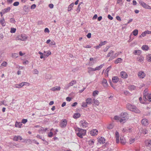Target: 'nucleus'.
<instances>
[{
	"label": "nucleus",
	"instance_id": "nucleus-1",
	"mask_svg": "<svg viewBox=\"0 0 151 151\" xmlns=\"http://www.w3.org/2000/svg\"><path fill=\"white\" fill-rule=\"evenodd\" d=\"M76 133L77 136L81 138H83V136H85L86 134V130L79 128L76 127L75 128Z\"/></svg>",
	"mask_w": 151,
	"mask_h": 151
},
{
	"label": "nucleus",
	"instance_id": "nucleus-2",
	"mask_svg": "<svg viewBox=\"0 0 151 151\" xmlns=\"http://www.w3.org/2000/svg\"><path fill=\"white\" fill-rule=\"evenodd\" d=\"M121 53V52H119L117 53H116L114 54V51L113 50H111L108 53L106 57H110L109 60V61H110L113 60L117 57Z\"/></svg>",
	"mask_w": 151,
	"mask_h": 151
},
{
	"label": "nucleus",
	"instance_id": "nucleus-3",
	"mask_svg": "<svg viewBox=\"0 0 151 151\" xmlns=\"http://www.w3.org/2000/svg\"><path fill=\"white\" fill-rule=\"evenodd\" d=\"M127 108L131 111L136 113H139L140 111L135 106L130 104H128L127 105Z\"/></svg>",
	"mask_w": 151,
	"mask_h": 151
},
{
	"label": "nucleus",
	"instance_id": "nucleus-4",
	"mask_svg": "<svg viewBox=\"0 0 151 151\" xmlns=\"http://www.w3.org/2000/svg\"><path fill=\"white\" fill-rule=\"evenodd\" d=\"M120 122H122L125 121L128 119V114L126 112L122 113L120 115Z\"/></svg>",
	"mask_w": 151,
	"mask_h": 151
},
{
	"label": "nucleus",
	"instance_id": "nucleus-5",
	"mask_svg": "<svg viewBox=\"0 0 151 151\" xmlns=\"http://www.w3.org/2000/svg\"><path fill=\"white\" fill-rule=\"evenodd\" d=\"M27 37L25 34H21L18 35L16 37V40L24 41L26 40L27 39Z\"/></svg>",
	"mask_w": 151,
	"mask_h": 151
},
{
	"label": "nucleus",
	"instance_id": "nucleus-6",
	"mask_svg": "<svg viewBox=\"0 0 151 151\" xmlns=\"http://www.w3.org/2000/svg\"><path fill=\"white\" fill-rule=\"evenodd\" d=\"M139 3L144 8L148 9H151V6L147 4L143 1L140 0L139 1Z\"/></svg>",
	"mask_w": 151,
	"mask_h": 151
},
{
	"label": "nucleus",
	"instance_id": "nucleus-7",
	"mask_svg": "<svg viewBox=\"0 0 151 151\" xmlns=\"http://www.w3.org/2000/svg\"><path fill=\"white\" fill-rule=\"evenodd\" d=\"M88 123L85 120H83L79 122V124L82 128H85L87 127Z\"/></svg>",
	"mask_w": 151,
	"mask_h": 151
},
{
	"label": "nucleus",
	"instance_id": "nucleus-8",
	"mask_svg": "<svg viewBox=\"0 0 151 151\" xmlns=\"http://www.w3.org/2000/svg\"><path fill=\"white\" fill-rule=\"evenodd\" d=\"M138 78L140 79H143L146 76L145 73L143 71H139L137 73Z\"/></svg>",
	"mask_w": 151,
	"mask_h": 151
},
{
	"label": "nucleus",
	"instance_id": "nucleus-9",
	"mask_svg": "<svg viewBox=\"0 0 151 151\" xmlns=\"http://www.w3.org/2000/svg\"><path fill=\"white\" fill-rule=\"evenodd\" d=\"M76 83V81L75 80H73L71 81L65 87V89H68L69 88L75 85Z\"/></svg>",
	"mask_w": 151,
	"mask_h": 151
},
{
	"label": "nucleus",
	"instance_id": "nucleus-10",
	"mask_svg": "<svg viewBox=\"0 0 151 151\" xmlns=\"http://www.w3.org/2000/svg\"><path fill=\"white\" fill-rule=\"evenodd\" d=\"M25 83L27 84V86H29L30 85V83H27V82H23L20 83V84H19L16 85L15 87V88H21L24 85H25Z\"/></svg>",
	"mask_w": 151,
	"mask_h": 151
},
{
	"label": "nucleus",
	"instance_id": "nucleus-11",
	"mask_svg": "<svg viewBox=\"0 0 151 151\" xmlns=\"http://www.w3.org/2000/svg\"><path fill=\"white\" fill-rule=\"evenodd\" d=\"M67 122L66 120L63 119L62 120L60 123V126L62 127L63 128L65 127L67 124Z\"/></svg>",
	"mask_w": 151,
	"mask_h": 151
},
{
	"label": "nucleus",
	"instance_id": "nucleus-12",
	"mask_svg": "<svg viewBox=\"0 0 151 151\" xmlns=\"http://www.w3.org/2000/svg\"><path fill=\"white\" fill-rule=\"evenodd\" d=\"M98 141L100 144H104L105 142V138L102 137H99L98 138Z\"/></svg>",
	"mask_w": 151,
	"mask_h": 151
},
{
	"label": "nucleus",
	"instance_id": "nucleus-13",
	"mask_svg": "<svg viewBox=\"0 0 151 151\" xmlns=\"http://www.w3.org/2000/svg\"><path fill=\"white\" fill-rule=\"evenodd\" d=\"M120 75L122 78H126L128 77L127 73L124 71H122L120 73Z\"/></svg>",
	"mask_w": 151,
	"mask_h": 151
},
{
	"label": "nucleus",
	"instance_id": "nucleus-14",
	"mask_svg": "<svg viewBox=\"0 0 151 151\" xmlns=\"http://www.w3.org/2000/svg\"><path fill=\"white\" fill-rule=\"evenodd\" d=\"M141 123L142 125L145 126L149 124L148 120L146 119H143L142 120Z\"/></svg>",
	"mask_w": 151,
	"mask_h": 151
},
{
	"label": "nucleus",
	"instance_id": "nucleus-15",
	"mask_svg": "<svg viewBox=\"0 0 151 151\" xmlns=\"http://www.w3.org/2000/svg\"><path fill=\"white\" fill-rule=\"evenodd\" d=\"M148 94V90L147 89H145L144 91V96L143 97V99L145 101H146L147 100V98H146V96Z\"/></svg>",
	"mask_w": 151,
	"mask_h": 151
},
{
	"label": "nucleus",
	"instance_id": "nucleus-16",
	"mask_svg": "<svg viewBox=\"0 0 151 151\" xmlns=\"http://www.w3.org/2000/svg\"><path fill=\"white\" fill-rule=\"evenodd\" d=\"M98 133V130L96 129H93L90 132V134L91 135L95 136Z\"/></svg>",
	"mask_w": 151,
	"mask_h": 151
},
{
	"label": "nucleus",
	"instance_id": "nucleus-17",
	"mask_svg": "<svg viewBox=\"0 0 151 151\" xmlns=\"http://www.w3.org/2000/svg\"><path fill=\"white\" fill-rule=\"evenodd\" d=\"M115 137L116 139V142L117 143L119 142V132L117 131H116L115 133Z\"/></svg>",
	"mask_w": 151,
	"mask_h": 151
},
{
	"label": "nucleus",
	"instance_id": "nucleus-18",
	"mask_svg": "<svg viewBox=\"0 0 151 151\" xmlns=\"http://www.w3.org/2000/svg\"><path fill=\"white\" fill-rule=\"evenodd\" d=\"M102 84L104 87H106L108 86V83L107 80L104 78L102 81Z\"/></svg>",
	"mask_w": 151,
	"mask_h": 151
},
{
	"label": "nucleus",
	"instance_id": "nucleus-19",
	"mask_svg": "<svg viewBox=\"0 0 151 151\" xmlns=\"http://www.w3.org/2000/svg\"><path fill=\"white\" fill-rule=\"evenodd\" d=\"M119 79L117 76H114L112 77V81L113 83H116L119 81Z\"/></svg>",
	"mask_w": 151,
	"mask_h": 151
},
{
	"label": "nucleus",
	"instance_id": "nucleus-20",
	"mask_svg": "<svg viewBox=\"0 0 151 151\" xmlns=\"http://www.w3.org/2000/svg\"><path fill=\"white\" fill-rule=\"evenodd\" d=\"M141 51L140 50H134L133 53L135 55H139L141 53Z\"/></svg>",
	"mask_w": 151,
	"mask_h": 151
},
{
	"label": "nucleus",
	"instance_id": "nucleus-21",
	"mask_svg": "<svg viewBox=\"0 0 151 151\" xmlns=\"http://www.w3.org/2000/svg\"><path fill=\"white\" fill-rule=\"evenodd\" d=\"M145 143L146 146H150L151 145V140H147L145 141Z\"/></svg>",
	"mask_w": 151,
	"mask_h": 151
},
{
	"label": "nucleus",
	"instance_id": "nucleus-22",
	"mask_svg": "<svg viewBox=\"0 0 151 151\" xmlns=\"http://www.w3.org/2000/svg\"><path fill=\"white\" fill-rule=\"evenodd\" d=\"M0 23L2 26H4L6 25V23L5 22L4 18L3 17L1 18L0 19Z\"/></svg>",
	"mask_w": 151,
	"mask_h": 151
},
{
	"label": "nucleus",
	"instance_id": "nucleus-23",
	"mask_svg": "<svg viewBox=\"0 0 151 151\" xmlns=\"http://www.w3.org/2000/svg\"><path fill=\"white\" fill-rule=\"evenodd\" d=\"M22 125V124L21 122H16L15 124V127H16L20 128L21 127Z\"/></svg>",
	"mask_w": 151,
	"mask_h": 151
},
{
	"label": "nucleus",
	"instance_id": "nucleus-24",
	"mask_svg": "<svg viewBox=\"0 0 151 151\" xmlns=\"http://www.w3.org/2000/svg\"><path fill=\"white\" fill-rule=\"evenodd\" d=\"M22 139V137L19 136H15L13 138L14 140L15 141H17L19 140H21Z\"/></svg>",
	"mask_w": 151,
	"mask_h": 151
},
{
	"label": "nucleus",
	"instance_id": "nucleus-25",
	"mask_svg": "<svg viewBox=\"0 0 151 151\" xmlns=\"http://www.w3.org/2000/svg\"><path fill=\"white\" fill-rule=\"evenodd\" d=\"M60 89V86H55L52 88L51 89V90L53 91H59Z\"/></svg>",
	"mask_w": 151,
	"mask_h": 151
},
{
	"label": "nucleus",
	"instance_id": "nucleus-26",
	"mask_svg": "<svg viewBox=\"0 0 151 151\" xmlns=\"http://www.w3.org/2000/svg\"><path fill=\"white\" fill-rule=\"evenodd\" d=\"M137 60L138 61L141 62L143 61L144 57L140 55L137 58Z\"/></svg>",
	"mask_w": 151,
	"mask_h": 151
},
{
	"label": "nucleus",
	"instance_id": "nucleus-27",
	"mask_svg": "<svg viewBox=\"0 0 151 151\" xmlns=\"http://www.w3.org/2000/svg\"><path fill=\"white\" fill-rule=\"evenodd\" d=\"M141 49L143 50L147 51L149 49V47L147 45H143L141 47Z\"/></svg>",
	"mask_w": 151,
	"mask_h": 151
},
{
	"label": "nucleus",
	"instance_id": "nucleus-28",
	"mask_svg": "<svg viewBox=\"0 0 151 151\" xmlns=\"http://www.w3.org/2000/svg\"><path fill=\"white\" fill-rule=\"evenodd\" d=\"M92 99L89 98L87 99L86 100V103L88 104H91L92 103Z\"/></svg>",
	"mask_w": 151,
	"mask_h": 151
},
{
	"label": "nucleus",
	"instance_id": "nucleus-29",
	"mask_svg": "<svg viewBox=\"0 0 151 151\" xmlns=\"http://www.w3.org/2000/svg\"><path fill=\"white\" fill-rule=\"evenodd\" d=\"M81 114L78 113H75L73 115V117L74 119H77L80 117Z\"/></svg>",
	"mask_w": 151,
	"mask_h": 151
},
{
	"label": "nucleus",
	"instance_id": "nucleus-30",
	"mask_svg": "<svg viewBox=\"0 0 151 151\" xmlns=\"http://www.w3.org/2000/svg\"><path fill=\"white\" fill-rule=\"evenodd\" d=\"M122 59L120 58H118L116 59L114 61V63L115 64H118V63L122 62Z\"/></svg>",
	"mask_w": 151,
	"mask_h": 151
},
{
	"label": "nucleus",
	"instance_id": "nucleus-31",
	"mask_svg": "<svg viewBox=\"0 0 151 151\" xmlns=\"http://www.w3.org/2000/svg\"><path fill=\"white\" fill-rule=\"evenodd\" d=\"M148 130L146 129H142L141 131V133L143 134H146L148 133Z\"/></svg>",
	"mask_w": 151,
	"mask_h": 151
},
{
	"label": "nucleus",
	"instance_id": "nucleus-32",
	"mask_svg": "<svg viewBox=\"0 0 151 151\" xmlns=\"http://www.w3.org/2000/svg\"><path fill=\"white\" fill-rule=\"evenodd\" d=\"M147 60L150 62H151V54H148L146 56Z\"/></svg>",
	"mask_w": 151,
	"mask_h": 151
},
{
	"label": "nucleus",
	"instance_id": "nucleus-33",
	"mask_svg": "<svg viewBox=\"0 0 151 151\" xmlns=\"http://www.w3.org/2000/svg\"><path fill=\"white\" fill-rule=\"evenodd\" d=\"M104 65V64H103L101 65H100L96 67L95 68V71L96 70H100L101 68H102Z\"/></svg>",
	"mask_w": 151,
	"mask_h": 151
},
{
	"label": "nucleus",
	"instance_id": "nucleus-34",
	"mask_svg": "<svg viewBox=\"0 0 151 151\" xmlns=\"http://www.w3.org/2000/svg\"><path fill=\"white\" fill-rule=\"evenodd\" d=\"M88 73H91L92 71H95V68H88Z\"/></svg>",
	"mask_w": 151,
	"mask_h": 151
},
{
	"label": "nucleus",
	"instance_id": "nucleus-35",
	"mask_svg": "<svg viewBox=\"0 0 151 151\" xmlns=\"http://www.w3.org/2000/svg\"><path fill=\"white\" fill-rule=\"evenodd\" d=\"M11 8L9 7H8L4 9L2 11L4 12L5 13H7L8 12H9Z\"/></svg>",
	"mask_w": 151,
	"mask_h": 151
},
{
	"label": "nucleus",
	"instance_id": "nucleus-36",
	"mask_svg": "<svg viewBox=\"0 0 151 151\" xmlns=\"http://www.w3.org/2000/svg\"><path fill=\"white\" fill-rule=\"evenodd\" d=\"M74 5V4L73 3H72L71 4H70L68 6V11H70L72 8V7H73V6Z\"/></svg>",
	"mask_w": 151,
	"mask_h": 151
},
{
	"label": "nucleus",
	"instance_id": "nucleus-37",
	"mask_svg": "<svg viewBox=\"0 0 151 151\" xmlns=\"http://www.w3.org/2000/svg\"><path fill=\"white\" fill-rule=\"evenodd\" d=\"M44 53H46V54H45L44 56L48 57L49 55H50L51 54V52L50 50H48L47 51H45L44 52Z\"/></svg>",
	"mask_w": 151,
	"mask_h": 151
},
{
	"label": "nucleus",
	"instance_id": "nucleus-38",
	"mask_svg": "<svg viewBox=\"0 0 151 151\" xmlns=\"http://www.w3.org/2000/svg\"><path fill=\"white\" fill-rule=\"evenodd\" d=\"M120 142L122 144H123V145L125 144V143H126V141H125V140L124 138H120Z\"/></svg>",
	"mask_w": 151,
	"mask_h": 151
},
{
	"label": "nucleus",
	"instance_id": "nucleus-39",
	"mask_svg": "<svg viewBox=\"0 0 151 151\" xmlns=\"http://www.w3.org/2000/svg\"><path fill=\"white\" fill-rule=\"evenodd\" d=\"M94 140L93 139H90L88 141V142L90 145H92L93 144L94 142Z\"/></svg>",
	"mask_w": 151,
	"mask_h": 151
},
{
	"label": "nucleus",
	"instance_id": "nucleus-40",
	"mask_svg": "<svg viewBox=\"0 0 151 151\" xmlns=\"http://www.w3.org/2000/svg\"><path fill=\"white\" fill-rule=\"evenodd\" d=\"M129 89L130 90H133L136 89V87L134 85H132L129 87Z\"/></svg>",
	"mask_w": 151,
	"mask_h": 151
},
{
	"label": "nucleus",
	"instance_id": "nucleus-41",
	"mask_svg": "<svg viewBox=\"0 0 151 151\" xmlns=\"http://www.w3.org/2000/svg\"><path fill=\"white\" fill-rule=\"evenodd\" d=\"M147 100H148L149 101H151V95L150 94H148L146 96Z\"/></svg>",
	"mask_w": 151,
	"mask_h": 151
},
{
	"label": "nucleus",
	"instance_id": "nucleus-42",
	"mask_svg": "<svg viewBox=\"0 0 151 151\" xmlns=\"http://www.w3.org/2000/svg\"><path fill=\"white\" fill-rule=\"evenodd\" d=\"M132 33L134 35H137L138 34V30L137 29H135L133 31Z\"/></svg>",
	"mask_w": 151,
	"mask_h": 151
},
{
	"label": "nucleus",
	"instance_id": "nucleus-43",
	"mask_svg": "<svg viewBox=\"0 0 151 151\" xmlns=\"http://www.w3.org/2000/svg\"><path fill=\"white\" fill-rule=\"evenodd\" d=\"M99 93V91H95L93 92V96H96V95H98Z\"/></svg>",
	"mask_w": 151,
	"mask_h": 151
},
{
	"label": "nucleus",
	"instance_id": "nucleus-44",
	"mask_svg": "<svg viewBox=\"0 0 151 151\" xmlns=\"http://www.w3.org/2000/svg\"><path fill=\"white\" fill-rule=\"evenodd\" d=\"M113 127V126L112 124H109L107 126V128L108 129H112Z\"/></svg>",
	"mask_w": 151,
	"mask_h": 151
},
{
	"label": "nucleus",
	"instance_id": "nucleus-45",
	"mask_svg": "<svg viewBox=\"0 0 151 151\" xmlns=\"http://www.w3.org/2000/svg\"><path fill=\"white\" fill-rule=\"evenodd\" d=\"M93 102L94 104H95L97 105H98L99 104V101L97 100L94 99L93 100Z\"/></svg>",
	"mask_w": 151,
	"mask_h": 151
},
{
	"label": "nucleus",
	"instance_id": "nucleus-46",
	"mask_svg": "<svg viewBox=\"0 0 151 151\" xmlns=\"http://www.w3.org/2000/svg\"><path fill=\"white\" fill-rule=\"evenodd\" d=\"M18 55L17 53H13L12 54V57L14 58H17L18 57Z\"/></svg>",
	"mask_w": 151,
	"mask_h": 151
},
{
	"label": "nucleus",
	"instance_id": "nucleus-47",
	"mask_svg": "<svg viewBox=\"0 0 151 151\" xmlns=\"http://www.w3.org/2000/svg\"><path fill=\"white\" fill-rule=\"evenodd\" d=\"M24 8L25 12H28L29 11V7L28 6H24Z\"/></svg>",
	"mask_w": 151,
	"mask_h": 151
},
{
	"label": "nucleus",
	"instance_id": "nucleus-48",
	"mask_svg": "<svg viewBox=\"0 0 151 151\" xmlns=\"http://www.w3.org/2000/svg\"><path fill=\"white\" fill-rule=\"evenodd\" d=\"M16 31V29L14 28H11L10 32L11 33H14Z\"/></svg>",
	"mask_w": 151,
	"mask_h": 151
},
{
	"label": "nucleus",
	"instance_id": "nucleus-49",
	"mask_svg": "<svg viewBox=\"0 0 151 151\" xmlns=\"http://www.w3.org/2000/svg\"><path fill=\"white\" fill-rule=\"evenodd\" d=\"M7 65V63L6 62L4 61L1 64V66L6 67Z\"/></svg>",
	"mask_w": 151,
	"mask_h": 151
},
{
	"label": "nucleus",
	"instance_id": "nucleus-50",
	"mask_svg": "<svg viewBox=\"0 0 151 151\" xmlns=\"http://www.w3.org/2000/svg\"><path fill=\"white\" fill-rule=\"evenodd\" d=\"M106 42H107L106 41L101 42L99 44V45L101 46L102 45H105Z\"/></svg>",
	"mask_w": 151,
	"mask_h": 151
},
{
	"label": "nucleus",
	"instance_id": "nucleus-51",
	"mask_svg": "<svg viewBox=\"0 0 151 151\" xmlns=\"http://www.w3.org/2000/svg\"><path fill=\"white\" fill-rule=\"evenodd\" d=\"M114 119L115 120H118L120 121V116H114Z\"/></svg>",
	"mask_w": 151,
	"mask_h": 151
},
{
	"label": "nucleus",
	"instance_id": "nucleus-52",
	"mask_svg": "<svg viewBox=\"0 0 151 151\" xmlns=\"http://www.w3.org/2000/svg\"><path fill=\"white\" fill-rule=\"evenodd\" d=\"M135 139L134 138H131L129 140V143L130 144H131L132 143H134L135 141Z\"/></svg>",
	"mask_w": 151,
	"mask_h": 151
},
{
	"label": "nucleus",
	"instance_id": "nucleus-53",
	"mask_svg": "<svg viewBox=\"0 0 151 151\" xmlns=\"http://www.w3.org/2000/svg\"><path fill=\"white\" fill-rule=\"evenodd\" d=\"M56 43L55 42L53 41L51 42V43L49 44V46H51L52 45H55Z\"/></svg>",
	"mask_w": 151,
	"mask_h": 151
},
{
	"label": "nucleus",
	"instance_id": "nucleus-54",
	"mask_svg": "<svg viewBox=\"0 0 151 151\" xmlns=\"http://www.w3.org/2000/svg\"><path fill=\"white\" fill-rule=\"evenodd\" d=\"M27 122V120L26 119H23L22 120L21 122L22 123L25 124Z\"/></svg>",
	"mask_w": 151,
	"mask_h": 151
},
{
	"label": "nucleus",
	"instance_id": "nucleus-55",
	"mask_svg": "<svg viewBox=\"0 0 151 151\" xmlns=\"http://www.w3.org/2000/svg\"><path fill=\"white\" fill-rule=\"evenodd\" d=\"M39 73L38 71L36 69H35L33 70V73L34 74H38Z\"/></svg>",
	"mask_w": 151,
	"mask_h": 151
},
{
	"label": "nucleus",
	"instance_id": "nucleus-56",
	"mask_svg": "<svg viewBox=\"0 0 151 151\" xmlns=\"http://www.w3.org/2000/svg\"><path fill=\"white\" fill-rule=\"evenodd\" d=\"M87 103L85 102H83L82 103V106L84 107H87Z\"/></svg>",
	"mask_w": 151,
	"mask_h": 151
},
{
	"label": "nucleus",
	"instance_id": "nucleus-57",
	"mask_svg": "<svg viewBox=\"0 0 151 151\" xmlns=\"http://www.w3.org/2000/svg\"><path fill=\"white\" fill-rule=\"evenodd\" d=\"M19 4V3L18 1H16L14 2L13 4V5L14 6H17Z\"/></svg>",
	"mask_w": 151,
	"mask_h": 151
},
{
	"label": "nucleus",
	"instance_id": "nucleus-58",
	"mask_svg": "<svg viewBox=\"0 0 151 151\" xmlns=\"http://www.w3.org/2000/svg\"><path fill=\"white\" fill-rule=\"evenodd\" d=\"M147 34V31H145L144 32H143L141 34V35L143 37H144L146 36V35Z\"/></svg>",
	"mask_w": 151,
	"mask_h": 151
},
{
	"label": "nucleus",
	"instance_id": "nucleus-59",
	"mask_svg": "<svg viewBox=\"0 0 151 151\" xmlns=\"http://www.w3.org/2000/svg\"><path fill=\"white\" fill-rule=\"evenodd\" d=\"M10 22L13 23H14L15 22V19L14 18L10 19Z\"/></svg>",
	"mask_w": 151,
	"mask_h": 151
},
{
	"label": "nucleus",
	"instance_id": "nucleus-60",
	"mask_svg": "<svg viewBox=\"0 0 151 151\" xmlns=\"http://www.w3.org/2000/svg\"><path fill=\"white\" fill-rule=\"evenodd\" d=\"M36 7V5L35 4H33L31 6V9H35Z\"/></svg>",
	"mask_w": 151,
	"mask_h": 151
},
{
	"label": "nucleus",
	"instance_id": "nucleus-61",
	"mask_svg": "<svg viewBox=\"0 0 151 151\" xmlns=\"http://www.w3.org/2000/svg\"><path fill=\"white\" fill-rule=\"evenodd\" d=\"M53 135L52 132H50L48 134V136L49 137H52Z\"/></svg>",
	"mask_w": 151,
	"mask_h": 151
},
{
	"label": "nucleus",
	"instance_id": "nucleus-62",
	"mask_svg": "<svg viewBox=\"0 0 151 151\" xmlns=\"http://www.w3.org/2000/svg\"><path fill=\"white\" fill-rule=\"evenodd\" d=\"M44 32H47L48 33H49L50 32V31L48 28H46L44 30Z\"/></svg>",
	"mask_w": 151,
	"mask_h": 151
},
{
	"label": "nucleus",
	"instance_id": "nucleus-63",
	"mask_svg": "<svg viewBox=\"0 0 151 151\" xmlns=\"http://www.w3.org/2000/svg\"><path fill=\"white\" fill-rule=\"evenodd\" d=\"M108 18L110 20H112L113 19V18L110 14H109L107 16Z\"/></svg>",
	"mask_w": 151,
	"mask_h": 151
},
{
	"label": "nucleus",
	"instance_id": "nucleus-64",
	"mask_svg": "<svg viewBox=\"0 0 151 151\" xmlns=\"http://www.w3.org/2000/svg\"><path fill=\"white\" fill-rule=\"evenodd\" d=\"M111 66H110L108 67L106 70V71H107V72H109V71L111 70Z\"/></svg>",
	"mask_w": 151,
	"mask_h": 151
}]
</instances>
